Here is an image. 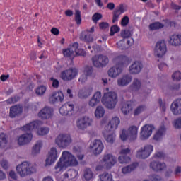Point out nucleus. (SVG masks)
Instances as JSON below:
<instances>
[{"label": "nucleus", "instance_id": "obj_3", "mask_svg": "<svg viewBox=\"0 0 181 181\" xmlns=\"http://www.w3.org/2000/svg\"><path fill=\"white\" fill-rule=\"evenodd\" d=\"M102 103L105 105L106 108L112 110L115 108V105L118 103V96L115 92L110 91L105 93L102 98Z\"/></svg>", "mask_w": 181, "mask_h": 181}, {"label": "nucleus", "instance_id": "obj_6", "mask_svg": "<svg viewBox=\"0 0 181 181\" xmlns=\"http://www.w3.org/2000/svg\"><path fill=\"white\" fill-rule=\"evenodd\" d=\"M77 74H78V72L76 68H69L61 72L60 77L64 81H71V80L76 78Z\"/></svg>", "mask_w": 181, "mask_h": 181}, {"label": "nucleus", "instance_id": "obj_58", "mask_svg": "<svg viewBox=\"0 0 181 181\" xmlns=\"http://www.w3.org/2000/svg\"><path fill=\"white\" fill-rule=\"evenodd\" d=\"M173 125L176 128V129H180V128H181V117H179L177 119H175L173 122Z\"/></svg>", "mask_w": 181, "mask_h": 181}, {"label": "nucleus", "instance_id": "obj_50", "mask_svg": "<svg viewBox=\"0 0 181 181\" xmlns=\"http://www.w3.org/2000/svg\"><path fill=\"white\" fill-rule=\"evenodd\" d=\"M21 100V98L18 95L14 97H11V98L6 100L7 104H15V103H18Z\"/></svg>", "mask_w": 181, "mask_h": 181}, {"label": "nucleus", "instance_id": "obj_42", "mask_svg": "<svg viewBox=\"0 0 181 181\" xmlns=\"http://www.w3.org/2000/svg\"><path fill=\"white\" fill-rule=\"evenodd\" d=\"M43 146V143L42 141H38L37 144L33 147L32 153L33 155H37V153H40V148Z\"/></svg>", "mask_w": 181, "mask_h": 181}, {"label": "nucleus", "instance_id": "obj_59", "mask_svg": "<svg viewBox=\"0 0 181 181\" xmlns=\"http://www.w3.org/2000/svg\"><path fill=\"white\" fill-rule=\"evenodd\" d=\"M149 179L151 181H162V177L158 175H152L149 176Z\"/></svg>", "mask_w": 181, "mask_h": 181}, {"label": "nucleus", "instance_id": "obj_38", "mask_svg": "<svg viewBox=\"0 0 181 181\" xmlns=\"http://www.w3.org/2000/svg\"><path fill=\"white\" fill-rule=\"evenodd\" d=\"M73 47L75 49L74 52L76 53V56H86V51L83 49H78V42L73 43Z\"/></svg>", "mask_w": 181, "mask_h": 181}, {"label": "nucleus", "instance_id": "obj_24", "mask_svg": "<svg viewBox=\"0 0 181 181\" xmlns=\"http://www.w3.org/2000/svg\"><path fill=\"white\" fill-rule=\"evenodd\" d=\"M23 111V108L18 105L12 106L10 108L9 117L10 118H15V117H18V115L22 114Z\"/></svg>", "mask_w": 181, "mask_h": 181}, {"label": "nucleus", "instance_id": "obj_32", "mask_svg": "<svg viewBox=\"0 0 181 181\" xmlns=\"http://www.w3.org/2000/svg\"><path fill=\"white\" fill-rule=\"evenodd\" d=\"M74 47H73V44L70 46V48L64 49L62 50V53L64 57H67L69 59H73L74 57Z\"/></svg>", "mask_w": 181, "mask_h": 181}, {"label": "nucleus", "instance_id": "obj_17", "mask_svg": "<svg viewBox=\"0 0 181 181\" xmlns=\"http://www.w3.org/2000/svg\"><path fill=\"white\" fill-rule=\"evenodd\" d=\"M103 162H104L107 169H111L112 166L117 163V158L112 154L108 153L103 156Z\"/></svg>", "mask_w": 181, "mask_h": 181}, {"label": "nucleus", "instance_id": "obj_37", "mask_svg": "<svg viewBox=\"0 0 181 181\" xmlns=\"http://www.w3.org/2000/svg\"><path fill=\"white\" fill-rule=\"evenodd\" d=\"M165 25L160 22H154L149 25L150 30H159V29H163Z\"/></svg>", "mask_w": 181, "mask_h": 181}, {"label": "nucleus", "instance_id": "obj_35", "mask_svg": "<svg viewBox=\"0 0 181 181\" xmlns=\"http://www.w3.org/2000/svg\"><path fill=\"white\" fill-rule=\"evenodd\" d=\"M91 93H93V88H83L78 92L79 98H87V97H90L91 95Z\"/></svg>", "mask_w": 181, "mask_h": 181}, {"label": "nucleus", "instance_id": "obj_26", "mask_svg": "<svg viewBox=\"0 0 181 181\" xmlns=\"http://www.w3.org/2000/svg\"><path fill=\"white\" fill-rule=\"evenodd\" d=\"M80 39L83 42H86V43H91L93 40H94V35L93 34H90L88 31H83L81 33Z\"/></svg>", "mask_w": 181, "mask_h": 181}, {"label": "nucleus", "instance_id": "obj_51", "mask_svg": "<svg viewBox=\"0 0 181 181\" xmlns=\"http://www.w3.org/2000/svg\"><path fill=\"white\" fill-rule=\"evenodd\" d=\"M68 175H69V177L71 179H74L77 177V175H78V172L74 169H69L68 170Z\"/></svg>", "mask_w": 181, "mask_h": 181}, {"label": "nucleus", "instance_id": "obj_54", "mask_svg": "<svg viewBox=\"0 0 181 181\" xmlns=\"http://www.w3.org/2000/svg\"><path fill=\"white\" fill-rule=\"evenodd\" d=\"M49 128L47 127H41L38 131H37V134L43 136V135H47V134H49Z\"/></svg>", "mask_w": 181, "mask_h": 181}, {"label": "nucleus", "instance_id": "obj_57", "mask_svg": "<svg viewBox=\"0 0 181 181\" xmlns=\"http://www.w3.org/2000/svg\"><path fill=\"white\" fill-rule=\"evenodd\" d=\"M128 23H129V17H128V16H125L121 20V26L125 28Z\"/></svg>", "mask_w": 181, "mask_h": 181}, {"label": "nucleus", "instance_id": "obj_61", "mask_svg": "<svg viewBox=\"0 0 181 181\" xmlns=\"http://www.w3.org/2000/svg\"><path fill=\"white\" fill-rule=\"evenodd\" d=\"M1 166L3 168V169L6 170L8 168H9V163H8V160H2L1 162Z\"/></svg>", "mask_w": 181, "mask_h": 181}, {"label": "nucleus", "instance_id": "obj_36", "mask_svg": "<svg viewBox=\"0 0 181 181\" xmlns=\"http://www.w3.org/2000/svg\"><path fill=\"white\" fill-rule=\"evenodd\" d=\"M138 165H139L138 163H133L130 165L124 167L122 169V172L124 175H127V173H131V172H132V170H135V169H136Z\"/></svg>", "mask_w": 181, "mask_h": 181}, {"label": "nucleus", "instance_id": "obj_45", "mask_svg": "<svg viewBox=\"0 0 181 181\" xmlns=\"http://www.w3.org/2000/svg\"><path fill=\"white\" fill-rule=\"evenodd\" d=\"M121 36L122 39H129L132 37V33L129 30H124L121 31Z\"/></svg>", "mask_w": 181, "mask_h": 181}, {"label": "nucleus", "instance_id": "obj_21", "mask_svg": "<svg viewBox=\"0 0 181 181\" xmlns=\"http://www.w3.org/2000/svg\"><path fill=\"white\" fill-rule=\"evenodd\" d=\"M170 110L174 115L181 114V98H177L171 104Z\"/></svg>", "mask_w": 181, "mask_h": 181}, {"label": "nucleus", "instance_id": "obj_2", "mask_svg": "<svg viewBox=\"0 0 181 181\" xmlns=\"http://www.w3.org/2000/svg\"><path fill=\"white\" fill-rule=\"evenodd\" d=\"M113 62L116 66L109 69L108 75L110 77L115 78L122 73V69L131 63V59L125 55H119L113 59Z\"/></svg>", "mask_w": 181, "mask_h": 181}, {"label": "nucleus", "instance_id": "obj_47", "mask_svg": "<svg viewBox=\"0 0 181 181\" xmlns=\"http://www.w3.org/2000/svg\"><path fill=\"white\" fill-rule=\"evenodd\" d=\"M47 88L45 86H40L37 87L35 90L37 95H43L46 93Z\"/></svg>", "mask_w": 181, "mask_h": 181}, {"label": "nucleus", "instance_id": "obj_19", "mask_svg": "<svg viewBox=\"0 0 181 181\" xmlns=\"http://www.w3.org/2000/svg\"><path fill=\"white\" fill-rule=\"evenodd\" d=\"M90 149H93V153L94 155H100L103 152V149H104V144H103L101 140L96 139L90 144Z\"/></svg>", "mask_w": 181, "mask_h": 181}, {"label": "nucleus", "instance_id": "obj_30", "mask_svg": "<svg viewBox=\"0 0 181 181\" xmlns=\"http://www.w3.org/2000/svg\"><path fill=\"white\" fill-rule=\"evenodd\" d=\"M170 45L171 46H181V35L174 34L170 37Z\"/></svg>", "mask_w": 181, "mask_h": 181}, {"label": "nucleus", "instance_id": "obj_41", "mask_svg": "<svg viewBox=\"0 0 181 181\" xmlns=\"http://www.w3.org/2000/svg\"><path fill=\"white\" fill-rule=\"evenodd\" d=\"M94 176V173H93V171L90 168H86L84 170V179L86 181H90L91 179H93Z\"/></svg>", "mask_w": 181, "mask_h": 181}, {"label": "nucleus", "instance_id": "obj_27", "mask_svg": "<svg viewBox=\"0 0 181 181\" xmlns=\"http://www.w3.org/2000/svg\"><path fill=\"white\" fill-rule=\"evenodd\" d=\"M150 168L154 170V172H160L166 168L165 163L152 161L150 164Z\"/></svg>", "mask_w": 181, "mask_h": 181}, {"label": "nucleus", "instance_id": "obj_20", "mask_svg": "<svg viewBox=\"0 0 181 181\" xmlns=\"http://www.w3.org/2000/svg\"><path fill=\"white\" fill-rule=\"evenodd\" d=\"M40 125H43V122L40 120H36L22 127L21 129L22 131H25V132H28V131H33V129H39Z\"/></svg>", "mask_w": 181, "mask_h": 181}, {"label": "nucleus", "instance_id": "obj_28", "mask_svg": "<svg viewBox=\"0 0 181 181\" xmlns=\"http://www.w3.org/2000/svg\"><path fill=\"white\" fill-rule=\"evenodd\" d=\"M132 81V77L129 75H124L122 78L117 80V84L119 87H124L128 86Z\"/></svg>", "mask_w": 181, "mask_h": 181}, {"label": "nucleus", "instance_id": "obj_29", "mask_svg": "<svg viewBox=\"0 0 181 181\" xmlns=\"http://www.w3.org/2000/svg\"><path fill=\"white\" fill-rule=\"evenodd\" d=\"M135 105V101L130 100L127 101L125 104H124L122 107V112L124 115H127L129 111H132V107Z\"/></svg>", "mask_w": 181, "mask_h": 181}, {"label": "nucleus", "instance_id": "obj_46", "mask_svg": "<svg viewBox=\"0 0 181 181\" xmlns=\"http://www.w3.org/2000/svg\"><path fill=\"white\" fill-rule=\"evenodd\" d=\"M75 22L77 25H81V11L75 10Z\"/></svg>", "mask_w": 181, "mask_h": 181}, {"label": "nucleus", "instance_id": "obj_48", "mask_svg": "<svg viewBox=\"0 0 181 181\" xmlns=\"http://www.w3.org/2000/svg\"><path fill=\"white\" fill-rule=\"evenodd\" d=\"M105 139L107 142H109V144H114V141H115V134L112 133L107 136H105Z\"/></svg>", "mask_w": 181, "mask_h": 181}, {"label": "nucleus", "instance_id": "obj_64", "mask_svg": "<svg viewBox=\"0 0 181 181\" xmlns=\"http://www.w3.org/2000/svg\"><path fill=\"white\" fill-rule=\"evenodd\" d=\"M87 76L85 75V74H83V75H81L78 79V81H80V83H86V81H87Z\"/></svg>", "mask_w": 181, "mask_h": 181}, {"label": "nucleus", "instance_id": "obj_9", "mask_svg": "<svg viewBox=\"0 0 181 181\" xmlns=\"http://www.w3.org/2000/svg\"><path fill=\"white\" fill-rule=\"evenodd\" d=\"M108 57L100 54L92 57V62L95 67H105L109 62Z\"/></svg>", "mask_w": 181, "mask_h": 181}, {"label": "nucleus", "instance_id": "obj_7", "mask_svg": "<svg viewBox=\"0 0 181 181\" xmlns=\"http://www.w3.org/2000/svg\"><path fill=\"white\" fill-rule=\"evenodd\" d=\"M153 152V146L152 145H146L144 147H141L136 153V158L139 159H146L151 156V153Z\"/></svg>", "mask_w": 181, "mask_h": 181}, {"label": "nucleus", "instance_id": "obj_15", "mask_svg": "<svg viewBox=\"0 0 181 181\" xmlns=\"http://www.w3.org/2000/svg\"><path fill=\"white\" fill-rule=\"evenodd\" d=\"M59 156L57 155V150L56 148L52 147L50 149V151L48 153V156L45 160V166H50L52 163H54L57 160Z\"/></svg>", "mask_w": 181, "mask_h": 181}, {"label": "nucleus", "instance_id": "obj_33", "mask_svg": "<svg viewBox=\"0 0 181 181\" xmlns=\"http://www.w3.org/2000/svg\"><path fill=\"white\" fill-rule=\"evenodd\" d=\"M120 122L119 118L117 117H113L108 124V127H110V131H115V129L118 128V125H119Z\"/></svg>", "mask_w": 181, "mask_h": 181}, {"label": "nucleus", "instance_id": "obj_23", "mask_svg": "<svg viewBox=\"0 0 181 181\" xmlns=\"http://www.w3.org/2000/svg\"><path fill=\"white\" fill-rule=\"evenodd\" d=\"M142 67H144L142 62H134L132 65L129 66V71L131 74H139V73H141Z\"/></svg>", "mask_w": 181, "mask_h": 181}, {"label": "nucleus", "instance_id": "obj_16", "mask_svg": "<svg viewBox=\"0 0 181 181\" xmlns=\"http://www.w3.org/2000/svg\"><path fill=\"white\" fill-rule=\"evenodd\" d=\"M49 101L51 104L63 103V101H64V94H63V91L59 90L57 92H53L52 95L49 98Z\"/></svg>", "mask_w": 181, "mask_h": 181}, {"label": "nucleus", "instance_id": "obj_43", "mask_svg": "<svg viewBox=\"0 0 181 181\" xmlns=\"http://www.w3.org/2000/svg\"><path fill=\"white\" fill-rule=\"evenodd\" d=\"M98 181H112V175L108 173H104L99 175Z\"/></svg>", "mask_w": 181, "mask_h": 181}, {"label": "nucleus", "instance_id": "obj_11", "mask_svg": "<svg viewBox=\"0 0 181 181\" xmlns=\"http://www.w3.org/2000/svg\"><path fill=\"white\" fill-rule=\"evenodd\" d=\"M167 48H166V43L165 40H160L157 42L156 44V48L154 54L157 56V57H162L166 54Z\"/></svg>", "mask_w": 181, "mask_h": 181}, {"label": "nucleus", "instance_id": "obj_53", "mask_svg": "<svg viewBox=\"0 0 181 181\" xmlns=\"http://www.w3.org/2000/svg\"><path fill=\"white\" fill-rule=\"evenodd\" d=\"M172 78L173 80L175 81H180L181 79V72L179 71H175L173 75H172Z\"/></svg>", "mask_w": 181, "mask_h": 181}, {"label": "nucleus", "instance_id": "obj_31", "mask_svg": "<svg viewBox=\"0 0 181 181\" xmlns=\"http://www.w3.org/2000/svg\"><path fill=\"white\" fill-rule=\"evenodd\" d=\"M101 101V92H96L89 101L90 107H95Z\"/></svg>", "mask_w": 181, "mask_h": 181}, {"label": "nucleus", "instance_id": "obj_25", "mask_svg": "<svg viewBox=\"0 0 181 181\" xmlns=\"http://www.w3.org/2000/svg\"><path fill=\"white\" fill-rule=\"evenodd\" d=\"M125 13V8H124V4H120L118 8H116L113 11V17H112V23H115V22H118V19H119V16L122 15V13Z\"/></svg>", "mask_w": 181, "mask_h": 181}, {"label": "nucleus", "instance_id": "obj_12", "mask_svg": "<svg viewBox=\"0 0 181 181\" xmlns=\"http://www.w3.org/2000/svg\"><path fill=\"white\" fill-rule=\"evenodd\" d=\"M155 129V127L152 124H145L141 129L140 138L143 141L148 139L151 135H152V131Z\"/></svg>", "mask_w": 181, "mask_h": 181}, {"label": "nucleus", "instance_id": "obj_34", "mask_svg": "<svg viewBox=\"0 0 181 181\" xmlns=\"http://www.w3.org/2000/svg\"><path fill=\"white\" fill-rule=\"evenodd\" d=\"M165 132H166V128L165 126H161L153 136L154 141H160L162 136L165 135Z\"/></svg>", "mask_w": 181, "mask_h": 181}, {"label": "nucleus", "instance_id": "obj_1", "mask_svg": "<svg viewBox=\"0 0 181 181\" xmlns=\"http://www.w3.org/2000/svg\"><path fill=\"white\" fill-rule=\"evenodd\" d=\"M77 165H78V161L71 153L69 151H63L54 169L57 173H60V172L66 170L69 166H77Z\"/></svg>", "mask_w": 181, "mask_h": 181}, {"label": "nucleus", "instance_id": "obj_63", "mask_svg": "<svg viewBox=\"0 0 181 181\" xmlns=\"http://www.w3.org/2000/svg\"><path fill=\"white\" fill-rule=\"evenodd\" d=\"M158 104L160 105V107L162 109V111L165 112V111H166V106L163 105V101L162 100V98L158 99Z\"/></svg>", "mask_w": 181, "mask_h": 181}, {"label": "nucleus", "instance_id": "obj_18", "mask_svg": "<svg viewBox=\"0 0 181 181\" xmlns=\"http://www.w3.org/2000/svg\"><path fill=\"white\" fill-rule=\"evenodd\" d=\"M53 108L50 107H45L38 113V116L41 119H49L53 117Z\"/></svg>", "mask_w": 181, "mask_h": 181}, {"label": "nucleus", "instance_id": "obj_4", "mask_svg": "<svg viewBox=\"0 0 181 181\" xmlns=\"http://www.w3.org/2000/svg\"><path fill=\"white\" fill-rule=\"evenodd\" d=\"M16 170L21 177H25V176L32 175V173H35L36 172V168L28 162L24 161L16 166Z\"/></svg>", "mask_w": 181, "mask_h": 181}, {"label": "nucleus", "instance_id": "obj_14", "mask_svg": "<svg viewBox=\"0 0 181 181\" xmlns=\"http://www.w3.org/2000/svg\"><path fill=\"white\" fill-rule=\"evenodd\" d=\"M61 115H73L74 105L70 102L66 103L59 110Z\"/></svg>", "mask_w": 181, "mask_h": 181}, {"label": "nucleus", "instance_id": "obj_5", "mask_svg": "<svg viewBox=\"0 0 181 181\" xmlns=\"http://www.w3.org/2000/svg\"><path fill=\"white\" fill-rule=\"evenodd\" d=\"M136 136H138V127L136 126H132L127 130L123 129L120 134V138L122 141H127L128 138L130 141H134L136 139Z\"/></svg>", "mask_w": 181, "mask_h": 181}, {"label": "nucleus", "instance_id": "obj_49", "mask_svg": "<svg viewBox=\"0 0 181 181\" xmlns=\"http://www.w3.org/2000/svg\"><path fill=\"white\" fill-rule=\"evenodd\" d=\"M145 110H146V107L145 105H140L134 110V115H139V114L145 111Z\"/></svg>", "mask_w": 181, "mask_h": 181}, {"label": "nucleus", "instance_id": "obj_52", "mask_svg": "<svg viewBox=\"0 0 181 181\" xmlns=\"http://www.w3.org/2000/svg\"><path fill=\"white\" fill-rule=\"evenodd\" d=\"M121 29L118 27V25H112L110 28V36H114V35H115V33H118V32H119Z\"/></svg>", "mask_w": 181, "mask_h": 181}, {"label": "nucleus", "instance_id": "obj_55", "mask_svg": "<svg viewBox=\"0 0 181 181\" xmlns=\"http://www.w3.org/2000/svg\"><path fill=\"white\" fill-rule=\"evenodd\" d=\"M83 73V74L86 75L87 76H91V74H93V66H86Z\"/></svg>", "mask_w": 181, "mask_h": 181}, {"label": "nucleus", "instance_id": "obj_60", "mask_svg": "<svg viewBox=\"0 0 181 181\" xmlns=\"http://www.w3.org/2000/svg\"><path fill=\"white\" fill-rule=\"evenodd\" d=\"M50 80L51 81H52V87L54 88H59V86L60 84L59 80L54 79V78H51Z\"/></svg>", "mask_w": 181, "mask_h": 181}, {"label": "nucleus", "instance_id": "obj_62", "mask_svg": "<svg viewBox=\"0 0 181 181\" xmlns=\"http://www.w3.org/2000/svg\"><path fill=\"white\" fill-rule=\"evenodd\" d=\"M99 28L102 30L108 29V28H110V25L108 24V23L102 22L99 24Z\"/></svg>", "mask_w": 181, "mask_h": 181}, {"label": "nucleus", "instance_id": "obj_8", "mask_svg": "<svg viewBox=\"0 0 181 181\" xmlns=\"http://www.w3.org/2000/svg\"><path fill=\"white\" fill-rule=\"evenodd\" d=\"M55 142L59 148H66L71 144L70 134H59L55 139Z\"/></svg>", "mask_w": 181, "mask_h": 181}, {"label": "nucleus", "instance_id": "obj_56", "mask_svg": "<svg viewBox=\"0 0 181 181\" xmlns=\"http://www.w3.org/2000/svg\"><path fill=\"white\" fill-rule=\"evenodd\" d=\"M103 18V15L101 13H95L92 16V21L94 22V23H97L100 19Z\"/></svg>", "mask_w": 181, "mask_h": 181}, {"label": "nucleus", "instance_id": "obj_39", "mask_svg": "<svg viewBox=\"0 0 181 181\" xmlns=\"http://www.w3.org/2000/svg\"><path fill=\"white\" fill-rule=\"evenodd\" d=\"M8 144V136L4 133L0 134V148L4 149Z\"/></svg>", "mask_w": 181, "mask_h": 181}, {"label": "nucleus", "instance_id": "obj_10", "mask_svg": "<svg viewBox=\"0 0 181 181\" xmlns=\"http://www.w3.org/2000/svg\"><path fill=\"white\" fill-rule=\"evenodd\" d=\"M91 124H93V119L87 116H83L76 121L78 129H81L82 131H84L88 127H90Z\"/></svg>", "mask_w": 181, "mask_h": 181}, {"label": "nucleus", "instance_id": "obj_13", "mask_svg": "<svg viewBox=\"0 0 181 181\" xmlns=\"http://www.w3.org/2000/svg\"><path fill=\"white\" fill-rule=\"evenodd\" d=\"M129 153H131V149L129 148L122 149L119 152L121 156L118 158L119 163H129L131 162V157L128 156Z\"/></svg>", "mask_w": 181, "mask_h": 181}, {"label": "nucleus", "instance_id": "obj_40", "mask_svg": "<svg viewBox=\"0 0 181 181\" xmlns=\"http://www.w3.org/2000/svg\"><path fill=\"white\" fill-rule=\"evenodd\" d=\"M141 86L142 83H141V81L134 79L133 83L130 86V90H132V91H138Z\"/></svg>", "mask_w": 181, "mask_h": 181}, {"label": "nucleus", "instance_id": "obj_44", "mask_svg": "<svg viewBox=\"0 0 181 181\" xmlns=\"http://www.w3.org/2000/svg\"><path fill=\"white\" fill-rule=\"evenodd\" d=\"M104 114H105L104 107L98 106L95 111V116L96 118H102V117H104Z\"/></svg>", "mask_w": 181, "mask_h": 181}, {"label": "nucleus", "instance_id": "obj_22", "mask_svg": "<svg viewBox=\"0 0 181 181\" xmlns=\"http://www.w3.org/2000/svg\"><path fill=\"white\" fill-rule=\"evenodd\" d=\"M33 138V134L31 133H27L22 134L18 139V144L20 146L22 145H28Z\"/></svg>", "mask_w": 181, "mask_h": 181}]
</instances>
